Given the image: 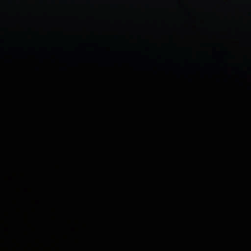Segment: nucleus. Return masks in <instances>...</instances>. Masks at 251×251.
Masks as SVG:
<instances>
[{
    "label": "nucleus",
    "mask_w": 251,
    "mask_h": 251,
    "mask_svg": "<svg viewBox=\"0 0 251 251\" xmlns=\"http://www.w3.org/2000/svg\"><path fill=\"white\" fill-rule=\"evenodd\" d=\"M176 176V171L173 168L172 166L169 165L168 168V176L169 177H174Z\"/></svg>",
    "instance_id": "f257e3e1"
},
{
    "label": "nucleus",
    "mask_w": 251,
    "mask_h": 251,
    "mask_svg": "<svg viewBox=\"0 0 251 251\" xmlns=\"http://www.w3.org/2000/svg\"><path fill=\"white\" fill-rule=\"evenodd\" d=\"M144 174V168H142L140 170H139L138 172H137V175L139 176H141L143 175Z\"/></svg>",
    "instance_id": "f03ea898"
}]
</instances>
